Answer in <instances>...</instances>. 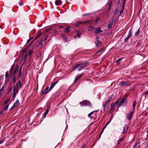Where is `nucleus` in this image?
Listing matches in <instances>:
<instances>
[{"label": "nucleus", "instance_id": "obj_1", "mask_svg": "<svg viewBox=\"0 0 148 148\" xmlns=\"http://www.w3.org/2000/svg\"><path fill=\"white\" fill-rule=\"evenodd\" d=\"M118 101L119 100H117L116 102L113 105L112 108H113L117 103V105H119L118 107L121 106H125L126 105L127 102V99L125 97L122 98L120 101L118 102Z\"/></svg>", "mask_w": 148, "mask_h": 148}, {"label": "nucleus", "instance_id": "obj_2", "mask_svg": "<svg viewBox=\"0 0 148 148\" xmlns=\"http://www.w3.org/2000/svg\"><path fill=\"white\" fill-rule=\"evenodd\" d=\"M87 62L85 63H84L81 64H76L74 66L72 69V71H73L74 70L76 69L77 68H78V71H80L82 70V69L85 68L86 66L87 65Z\"/></svg>", "mask_w": 148, "mask_h": 148}, {"label": "nucleus", "instance_id": "obj_3", "mask_svg": "<svg viewBox=\"0 0 148 148\" xmlns=\"http://www.w3.org/2000/svg\"><path fill=\"white\" fill-rule=\"evenodd\" d=\"M80 104L82 105L90 106L91 105L90 102L88 100H84L82 101L80 103Z\"/></svg>", "mask_w": 148, "mask_h": 148}, {"label": "nucleus", "instance_id": "obj_4", "mask_svg": "<svg viewBox=\"0 0 148 148\" xmlns=\"http://www.w3.org/2000/svg\"><path fill=\"white\" fill-rule=\"evenodd\" d=\"M120 86H127L130 85L131 83L130 81H123L120 83Z\"/></svg>", "mask_w": 148, "mask_h": 148}, {"label": "nucleus", "instance_id": "obj_5", "mask_svg": "<svg viewBox=\"0 0 148 148\" xmlns=\"http://www.w3.org/2000/svg\"><path fill=\"white\" fill-rule=\"evenodd\" d=\"M133 112H131L127 114V118L128 119H131L133 115Z\"/></svg>", "mask_w": 148, "mask_h": 148}, {"label": "nucleus", "instance_id": "obj_6", "mask_svg": "<svg viewBox=\"0 0 148 148\" xmlns=\"http://www.w3.org/2000/svg\"><path fill=\"white\" fill-rule=\"evenodd\" d=\"M21 87V81L19 80L16 85V88L20 89Z\"/></svg>", "mask_w": 148, "mask_h": 148}, {"label": "nucleus", "instance_id": "obj_7", "mask_svg": "<svg viewBox=\"0 0 148 148\" xmlns=\"http://www.w3.org/2000/svg\"><path fill=\"white\" fill-rule=\"evenodd\" d=\"M95 32L96 34H98L99 33L102 32L103 31L101 30L100 27H98L96 29Z\"/></svg>", "mask_w": 148, "mask_h": 148}, {"label": "nucleus", "instance_id": "obj_8", "mask_svg": "<svg viewBox=\"0 0 148 148\" xmlns=\"http://www.w3.org/2000/svg\"><path fill=\"white\" fill-rule=\"evenodd\" d=\"M83 75V73L80 75H77L75 77V82H76L78 79H79Z\"/></svg>", "mask_w": 148, "mask_h": 148}, {"label": "nucleus", "instance_id": "obj_9", "mask_svg": "<svg viewBox=\"0 0 148 148\" xmlns=\"http://www.w3.org/2000/svg\"><path fill=\"white\" fill-rule=\"evenodd\" d=\"M96 41L95 42V44L97 47H99L101 44V42L99 40L98 37L96 38Z\"/></svg>", "mask_w": 148, "mask_h": 148}, {"label": "nucleus", "instance_id": "obj_10", "mask_svg": "<svg viewBox=\"0 0 148 148\" xmlns=\"http://www.w3.org/2000/svg\"><path fill=\"white\" fill-rule=\"evenodd\" d=\"M19 104V101L18 100H16V102L14 103L12 106V108H15L18 106Z\"/></svg>", "mask_w": 148, "mask_h": 148}, {"label": "nucleus", "instance_id": "obj_11", "mask_svg": "<svg viewBox=\"0 0 148 148\" xmlns=\"http://www.w3.org/2000/svg\"><path fill=\"white\" fill-rule=\"evenodd\" d=\"M93 20H88L87 21H84V22H83V24H85L87 23L91 24L92 23H93Z\"/></svg>", "mask_w": 148, "mask_h": 148}, {"label": "nucleus", "instance_id": "obj_12", "mask_svg": "<svg viewBox=\"0 0 148 148\" xmlns=\"http://www.w3.org/2000/svg\"><path fill=\"white\" fill-rule=\"evenodd\" d=\"M56 5L57 6H59L61 5V1L60 0H56L55 1Z\"/></svg>", "mask_w": 148, "mask_h": 148}, {"label": "nucleus", "instance_id": "obj_13", "mask_svg": "<svg viewBox=\"0 0 148 148\" xmlns=\"http://www.w3.org/2000/svg\"><path fill=\"white\" fill-rule=\"evenodd\" d=\"M112 97H110L108 98V99L105 101L104 105L107 106V105L110 103V101L111 100V99Z\"/></svg>", "mask_w": 148, "mask_h": 148}, {"label": "nucleus", "instance_id": "obj_14", "mask_svg": "<svg viewBox=\"0 0 148 148\" xmlns=\"http://www.w3.org/2000/svg\"><path fill=\"white\" fill-rule=\"evenodd\" d=\"M148 95V90L146 91L142 95V97H144L145 99H146V95Z\"/></svg>", "mask_w": 148, "mask_h": 148}, {"label": "nucleus", "instance_id": "obj_15", "mask_svg": "<svg viewBox=\"0 0 148 148\" xmlns=\"http://www.w3.org/2000/svg\"><path fill=\"white\" fill-rule=\"evenodd\" d=\"M50 90L49 89V87L47 86L43 92V93L46 94Z\"/></svg>", "mask_w": 148, "mask_h": 148}, {"label": "nucleus", "instance_id": "obj_16", "mask_svg": "<svg viewBox=\"0 0 148 148\" xmlns=\"http://www.w3.org/2000/svg\"><path fill=\"white\" fill-rule=\"evenodd\" d=\"M76 32L77 36L79 38L80 37V36L82 34L81 32L78 30H76Z\"/></svg>", "mask_w": 148, "mask_h": 148}, {"label": "nucleus", "instance_id": "obj_17", "mask_svg": "<svg viewBox=\"0 0 148 148\" xmlns=\"http://www.w3.org/2000/svg\"><path fill=\"white\" fill-rule=\"evenodd\" d=\"M125 138V136H123L122 138H120L119 140H118L117 141L118 145H119L120 143L122 142V141Z\"/></svg>", "mask_w": 148, "mask_h": 148}, {"label": "nucleus", "instance_id": "obj_18", "mask_svg": "<svg viewBox=\"0 0 148 148\" xmlns=\"http://www.w3.org/2000/svg\"><path fill=\"white\" fill-rule=\"evenodd\" d=\"M83 22L78 21L75 24V26H79L80 24H83Z\"/></svg>", "mask_w": 148, "mask_h": 148}, {"label": "nucleus", "instance_id": "obj_19", "mask_svg": "<svg viewBox=\"0 0 148 148\" xmlns=\"http://www.w3.org/2000/svg\"><path fill=\"white\" fill-rule=\"evenodd\" d=\"M62 38L65 41H67L68 39L63 34L62 35Z\"/></svg>", "mask_w": 148, "mask_h": 148}, {"label": "nucleus", "instance_id": "obj_20", "mask_svg": "<svg viewBox=\"0 0 148 148\" xmlns=\"http://www.w3.org/2000/svg\"><path fill=\"white\" fill-rule=\"evenodd\" d=\"M70 27H66L65 28V32H68L70 31Z\"/></svg>", "mask_w": 148, "mask_h": 148}, {"label": "nucleus", "instance_id": "obj_21", "mask_svg": "<svg viewBox=\"0 0 148 148\" xmlns=\"http://www.w3.org/2000/svg\"><path fill=\"white\" fill-rule=\"evenodd\" d=\"M94 113V112H92L90 113H89L88 115V116L91 119H92L93 117L91 116V115Z\"/></svg>", "mask_w": 148, "mask_h": 148}, {"label": "nucleus", "instance_id": "obj_22", "mask_svg": "<svg viewBox=\"0 0 148 148\" xmlns=\"http://www.w3.org/2000/svg\"><path fill=\"white\" fill-rule=\"evenodd\" d=\"M56 83H53L51 85L50 88V90L55 85Z\"/></svg>", "mask_w": 148, "mask_h": 148}, {"label": "nucleus", "instance_id": "obj_23", "mask_svg": "<svg viewBox=\"0 0 148 148\" xmlns=\"http://www.w3.org/2000/svg\"><path fill=\"white\" fill-rule=\"evenodd\" d=\"M14 67L13 66H12V68H11L10 69V74L11 75H12L13 73L14 72Z\"/></svg>", "mask_w": 148, "mask_h": 148}, {"label": "nucleus", "instance_id": "obj_24", "mask_svg": "<svg viewBox=\"0 0 148 148\" xmlns=\"http://www.w3.org/2000/svg\"><path fill=\"white\" fill-rule=\"evenodd\" d=\"M94 29V27L91 26H90L88 28V29L89 31H91Z\"/></svg>", "mask_w": 148, "mask_h": 148}, {"label": "nucleus", "instance_id": "obj_25", "mask_svg": "<svg viewBox=\"0 0 148 148\" xmlns=\"http://www.w3.org/2000/svg\"><path fill=\"white\" fill-rule=\"evenodd\" d=\"M136 103H137L135 101H134L133 103V109H134V110H135L136 105Z\"/></svg>", "mask_w": 148, "mask_h": 148}, {"label": "nucleus", "instance_id": "obj_26", "mask_svg": "<svg viewBox=\"0 0 148 148\" xmlns=\"http://www.w3.org/2000/svg\"><path fill=\"white\" fill-rule=\"evenodd\" d=\"M103 48H104L103 47H102V48L100 49L99 50H98L96 52V54H98V53H99V52H101L103 50Z\"/></svg>", "mask_w": 148, "mask_h": 148}, {"label": "nucleus", "instance_id": "obj_27", "mask_svg": "<svg viewBox=\"0 0 148 148\" xmlns=\"http://www.w3.org/2000/svg\"><path fill=\"white\" fill-rule=\"evenodd\" d=\"M41 33H39L38 35H37L36 36V37H35V39H37L39 37H40V36H41Z\"/></svg>", "mask_w": 148, "mask_h": 148}, {"label": "nucleus", "instance_id": "obj_28", "mask_svg": "<svg viewBox=\"0 0 148 148\" xmlns=\"http://www.w3.org/2000/svg\"><path fill=\"white\" fill-rule=\"evenodd\" d=\"M123 59V58H119V59H118L116 61V63H117V64H119V62Z\"/></svg>", "mask_w": 148, "mask_h": 148}, {"label": "nucleus", "instance_id": "obj_29", "mask_svg": "<svg viewBox=\"0 0 148 148\" xmlns=\"http://www.w3.org/2000/svg\"><path fill=\"white\" fill-rule=\"evenodd\" d=\"M112 23H110L108 25V27L109 28V29L111 28L112 26Z\"/></svg>", "mask_w": 148, "mask_h": 148}, {"label": "nucleus", "instance_id": "obj_30", "mask_svg": "<svg viewBox=\"0 0 148 148\" xmlns=\"http://www.w3.org/2000/svg\"><path fill=\"white\" fill-rule=\"evenodd\" d=\"M130 37V36L128 35L127 37L125 39V42H126L129 39V38Z\"/></svg>", "mask_w": 148, "mask_h": 148}, {"label": "nucleus", "instance_id": "obj_31", "mask_svg": "<svg viewBox=\"0 0 148 148\" xmlns=\"http://www.w3.org/2000/svg\"><path fill=\"white\" fill-rule=\"evenodd\" d=\"M124 8H122L121 10V11L120 12L119 15H121L123 13L124 11Z\"/></svg>", "mask_w": 148, "mask_h": 148}, {"label": "nucleus", "instance_id": "obj_32", "mask_svg": "<svg viewBox=\"0 0 148 148\" xmlns=\"http://www.w3.org/2000/svg\"><path fill=\"white\" fill-rule=\"evenodd\" d=\"M21 69H20V71L19 72V75H18V77L19 78H20L21 76Z\"/></svg>", "mask_w": 148, "mask_h": 148}, {"label": "nucleus", "instance_id": "obj_33", "mask_svg": "<svg viewBox=\"0 0 148 148\" xmlns=\"http://www.w3.org/2000/svg\"><path fill=\"white\" fill-rule=\"evenodd\" d=\"M140 32V30L139 29H138L137 31L135 33V35L136 36H137L138 35V34H139Z\"/></svg>", "mask_w": 148, "mask_h": 148}, {"label": "nucleus", "instance_id": "obj_34", "mask_svg": "<svg viewBox=\"0 0 148 148\" xmlns=\"http://www.w3.org/2000/svg\"><path fill=\"white\" fill-rule=\"evenodd\" d=\"M18 90H16V92H15L14 93V94H13V96H14V98L15 97V95H16V94L17 93H18Z\"/></svg>", "mask_w": 148, "mask_h": 148}, {"label": "nucleus", "instance_id": "obj_35", "mask_svg": "<svg viewBox=\"0 0 148 148\" xmlns=\"http://www.w3.org/2000/svg\"><path fill=\"white\" fill-rule=\"evenodd\" d=\"M9 106V105H7L5 107L4 109V111H5L7 110L8 109V107Z\"/></svg>", "mask_w": 148, "mask_h": 148}, {"label": "nucleus", "instance_id": "obj_36", "mask_svg": "<svg viewBox=\"0 0 148 148\" xmlns=\"http://www.w3.org/2000/svg\"><path fill=\"white\" fill-rule=\"evenodd\" d=\"M125 1H124L123 2V3L122 5V8H124V7H125Z\"/></svg>", "mask_w": 148, "mask_h": 148}, {"label": "nucleus", "instance_id": "obj_37", "mask_svg": "<svg viewBox=\"0 0 148 148\" xmlns=\"http://www.w3.org/2000/svg\"><path fill=\"white\" fill-rule=\"evenodd\" d=\"M33 52V50L32 49H31L29 51V56H31Z\"/></svg>", "mask_w": 148, "mask_h": 148}, {"label": "nucleus", "instance_id": "obj_38", "mask_svg": "<svg viewBox=\"0 0 148 148\" xmlns=\"http://www.w3.org/2000/svg\"><path fill=\"white\" fill-rule=\"evenodd\" d=\"M49 112L48 109H47L46 110L45 112L44 113V115L46 116L48 114Z\"/></svg>", "mask_w": 148, "mask_h": 148}, {"label": "nucleus", "instance_id": "obj_39", "mask_svg": "<svg viewBox=\"0 0 148 148\" xmlns=\"http://www.w3.org/2000/svg\"><path fill=\"white\" fill-rule=\"evenodd\" d=\"M128 129V126L127 125H125L123 128V130H127Z\"/></svg>", "mask_w": 148, "mask_h": 148}, {"label": "nucleus", "instance_id": "obj_40", "mask_svg": "<svg viewBox=\"0 0 148 148\" xmlns=\"http://www.w3.org/2000/svg\"><path fill=\"white\" fill-rule=\"evenodd\" d=\"M18 71V67L16 68L15 70L14 71V74H15L16 72H17Z\"/></svg>", "mask_w": 148, "mask_h": 148}, {"label": "nucleus", "instance_id": "obj_41", "mask_svg": "<svg viewBox=\"0 0 148 148\" xmlns=\"http://www.w3.org/2000/svg\"><path fill=\"white\" fill-rule=\"evenodd\" d=\"M103 111L104 112H105L107 106H105V105L103 106Z\"/></svg>", "mask_w": 148, "mask_h": 148}, {"label": "nucleus", "instance_id": "obj_42", "mask_svg": "<svg viewBox=\"0 0 148 148\" xmlns=\"http://www.w3.org/2000/svg\"><path fill=\"white\" fill-rule=\"evenodd\" d=\"M5 77H7V78H8V72H7L5 74Z\"/></svg>", "mask_w": 148, "mask_h": 148}, {"label": "nucleus", "instance_id": "obj_43", "mask_svg": "<svg viewBox=\"0 0 148 148\" xmlns=\"http://www.w3.org/2000/svg\"><path fill=\"white\" fill-rule=\"evenodd\" d=\"M10 100V99H7L5 101L4 104L7 103Z\"/></svg>", "mask_w": 148, "mask_h": 148}, {"label": "nucleus", "instance_id": "obj_44", "mask_svg": "<svg viewBox=\"0 0 148 148\" xmlns=\"http://www.w3.org/2000/svg\"><path fill=\"white\" fill-rule=\"evenodd\" d=\"M18 90V89L16 88L15 87H14V93L15 92H16V90Z\"/></svg>", "mask_w": 148, "mask_h": 148}, {"label": "nucleus", "instance_id": "obj_45", "mask_svg": "<svg viewBox=\"0 0 148 148\" xmlns=\"http://www.w3.org/2000/svg\"><path fill=\"white\" fill-rule=\"evenodd\" d=\"M43 42V40H41L39 42V44L40 45H42V44Z\"/></svg>", "mask_w": 148, "mask_h": 148}, {"label": "nucleus", "instance_id": "obj_46", "mask_svg": "<svg viewBox=\"0 0 148 148\" xmlns=\"http://www.w3.org/2000/svg\"><path fill=\"white\" fill-rule=\"evenodd\" d=\"M131 34V30H130L129 31V32H128V35L130 36Z\"/></svg>", "mask_w": 148, "mask_h": 148}, {"label": "nucleus", "instance_id": "obj_47", "mask_svg": "<svg viewBox=\"0 0 148 148\" xmlns=\"http://www.w3.org/2000/svg\"><path fill=\"white\" fill-rule=\"evenodd\" d=\"M139 143V141H137L136 142L135 144H136L137 145H138Z\"/></svg>", "mask_w": 148, "mask_h": 148}, {"label": "nucleus", "instance_id": "obj_48", "mask_svg": "<svg viewBox=\"0 0 148 148\" xmlns=\"http://www.w3.org/2000/svg\"><path fill=\"white\" fill-rule=\"evenodd\" d=\"M127 130H123L122 132V133L123 134H124L127 131Z\"/></svg>", "mask_w": 148, "mask_h": 148}, {"label": "nucleus", "instance_id": "obj_49", "mask_svg": "<svg viewBox=\"0 0 148 148\" xmlns=\"http://www.w3.org/2000/svg\"><path fill=\"white\" fill-rule=\"evenodd\" d=\"M85 144H84L82 145L81 148H85Z\"/></svg>", "mask_w": 148, "mask_h": 148}, {"label": "nucleus", "instance_id": "obj_50", "mask_svg": "<svg viewBox=\"0 0 148 148\" xmlns=\"http://www.w3.org/2000/svg\"><path fill=\"white\" fill-rule=\"evenodd\" d=\"M137 146V145L135 144V145H134V147H133V148H136Z\"/></svg>", "mask_w": 148, "mask_h": 148}, {"label": "nucleus", "instance_id": "obj_51", "mask_svg": "<svg viewBox=\"0 0 148 148\" xmlns=\"http://www.w3.org/2000/svg\"><path fill=\"white\" fill-rule=\"evenodd\" d=\"M110 123V121H108L106 124V125H107Z\"/></svg>", "mask_w": 148, "mask_h": 148}, {"label": "nucleus", "instance_id": "obj_52", "mask_svg": "<svg viewBox=\"0 0 148 148\" xmlns=\"http://www.w3.org/2000/svg\"><path fill=\"white\" fill-rule=\"evenodd\" d=\"M3 86L2 87V88L1 89L0 88V92L1 93V91L2 90V89H3Z\"/></svg>", "mask_w": 148, "mask_h": 148}, {"label": "nucleus", "instance_id": "obj_53", "mask_svg": "<svg viewBox=\"0 0 148 148\" xmlns=\"http://www.w3.org/2000/svg\"><path fill=\"white\" fill-rule=\"evenodd\" d=\"M119 1V0H115V2L116 3H118Z\"/></svg>", "mask_w": 148, "mask_h": 148}, {"label": "nucleus", "instance_id": "obj_54", "mask_svg": "<svg viewBox=\"0 0 148 148\" xmlns=\"http://www.w3.org/2000/svg\"><path fill=\"white\" fill-rule=\"evenodd\" d=\"M47 36L44 39V41H45L47 39Z\"/></svg>", "mask_w": 148, "mask_h": 148}, {"label": "nucleus", "instance_id": "obj_55", "mask_svg": "<svg viewBox=\"0 0 148 148\" xmlns=\"http://www.w3.org/2000/svg\"><path fill=\"white\" fill-rule=\"evenodd\" d=\"M19 4L20 5H23V3H22V2H20Z\"/></svg>", "mask_w": 148, "mask_h": 148}, {"label": "nucleus", "instance_id": "obj_56", "mask_svg": "<svg viewBox=\"0 0 148 148\" xmlns=\"http://www.w3.org/2000/svg\"><path fill=\"white\" fill-rule=\"evenodd\" d=\"M103 130H102V131H101V133H100V134H102L103 133Z\"/></svg>", "mask_w": 148, "mask_h": 148}, {"label": "nucleus", "instance_id": "obj_57", "mask_svg": "<svg viewBox=\"0 0 148 148\" xmlns=\"http://www.w3.org/2000/svg\"><path fill=\"white\" fill-rule=\"evenodd\" d=\"M98 111V110H96V111H93V112H94V113L95 112L96 113H97V112Z\"/></svg>", "mask_w": 148, "mask_h": 148}, {"label": "nucleus", "instance_id": "obj_58", "mask_svg": "<svg viewBox=\"0 0 148 148\" xmlns=\"http://www.w3.org/2000/svg\"><path fill=\"white\" fill-rule=\"evenodd\" d=\"M59 28H62V26H60L59 27Z\"/></svg>", "mask_w": 148, "mask_h": 148}, {"label": "nucleus", "instance_id": "obj_59", "mask_svg": "<svg viewBox=\"0 0 148 148\" xmlns=\"http://www.w3.org/2000/svg\"><path fill=\"white\" fill-rule=\"evenodd\" d=\"M105 128H106V126H104V127H103V128L102 130H104V129H105Z\"/></svg>", "mask_w": 148, "mask_h": 148}, {"label": "nucleus", "instance_id": "obj_60", "mask_svg": "<svg viewBox=\"0 0 148 148\" xmlns=\"http://www.w3.org/2000/svg\"><path fill=\"white\" fill-rule=\"evenodd\" d=\"M12 108V107L9 110H12L13 108Z\"/></svg>", "mask_w": 148, "mask_h": 148}, {"label": "nucleus", "instance_id": "obj_61", "mask_svg": "<svg viewBox=\"0 0 148 148\" xmlns=\"http://www.w3.org/2000/svg\"><path fill=\"white\" fill-rule=\"evenodd\" d=\"M15 79L14 78V80H13V82H15Z\"/></svg>", "mask_w": 148, "mask_h": 148}, {"label": "nucleus", "instance_id": "obj_62", "mask_svg": "<svg viewBox=\"0 0 148 148\" xmlns=\"http://www.w3.org/2000/svg\"><path fill=\"white\" fill-rule=\"evenodd\" d=\"M3 142V141H1V142L0 143V144H1V143H2Z\"/></svg>", "mask_w": 148, "mask_h": 148}, {"label": "nucleus", "instance_id": "obj_63", "mask_svg": "<svg viewBox=\"0 0 148 148\" xmlns=\"http://www.w3.org/2000/svg\"><path fill=\"white\" fill-rule=\"evenodd\" d=\"M101 134H100L99 135V137L100 138V137H101Z\"/></svg>", "mask_w": 148, "mask_h": 148}, {"label": "nucleus", "instance_id": "obj_64", "mask_svg": "<svg viewBox=\"0 0 148 148\" xmlns=\"http://www.w3.org/2000/svg\"><path fill=\"white\" fill-rule=\"evenodd\" d=\"M49 30V29H48V30H46V32H47Z\"/></svg>", "mask_w": 148, "mask_h": 148}]
</instances>
